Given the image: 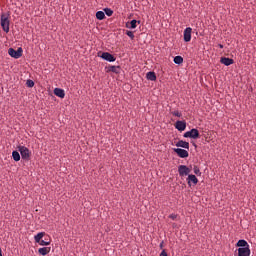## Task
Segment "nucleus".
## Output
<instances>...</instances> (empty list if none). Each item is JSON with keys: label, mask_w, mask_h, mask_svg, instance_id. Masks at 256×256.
<instances>
[{"label": "nucleus", "mask_w": 256, "mask_h": 256, "mask_svg": "<svg viewBox=\"0 0 256 256\" xmlns=\"http://www.w3.org/2000/svg\"><path fill=\"white\" fill-rule=\"evenodd\" d=\"M0 24L4 32L9 33V26L11 22L9 21V14H2L0 18Z\"/></svg>", "instance_id": "nucleus-1"}, {"label": "nucleus", "mask_w": 256, "mask_h": 256, "mask_svg": "<svg viewBox=\"0 0 256 256\" xmlns=\"http://www.w3.org/2000/svg\"><path fill=\"white\" fill-rule=\"evenodd\" d=\"M18 151L20 152V155L23 160L29 161V159L31 158V152L27 147L19 146Z\"/></svg>", "instance_id": "nucleus-2"}, {"label": "nucleus", "mask_w": 256, "mask_h": 256, "mask_svg": "<svg viewBox=\"0 0 256 256\" xmlns=\"http://www.w3.org/2000/svg\"><path fill=\"white\" fill-rule=\"evenodd\" d=\"M8 54L14 58V59H19L21 58V56H23V49L22 48H18V50H15L13 48H10L8 50Z\"/></svg>", "instance_id": "nucleus-3"}, {"label": "nucleus", "mask_w": 256, "mask_h": 256, "mask_svg": "<svg viewBox=\"0 0 256 256\" xmlns=\"http://www.w3.org/2000/svg\"><path fill=\"white\" fill-rule=\"evenodd\" d=\"M183 137H185V138H192V139H198L200 137V134H199V131L194 128V129L184 133Z\"/></svg>", "instance_id": "nucleus-4"}, {"label": "nucleus", "mask_w": 256, "mask_h": 256, "mask_svg": "<svg viewBox=\"0 0 256 256\" xmlns=\"http://www.w3.org/2000/svg\"><path fill=\"white\" fill-rule=\"evenodd\" d=\"M178 172H179L180 177L189 176L191 169L188 168L186 165H180L178 167Z\"/></svg>", "instance_id": "nucleus-5"}, {"label": "nucleus", "mask_w": 256, "mask_h": 256, "mask_svg": "<svg viewBox=\"0 0 256 256\" xmlns=\"http://www.w3.org/2000/svg\"><path fill=\"white\" fill-rule=\"evenodd\" d=\"M251 250L250 247H240L238 249L239 256H250Z\"/></svg>", "instance_id": "nucleus-6"}, {"label": "nucleus", "mask_w": 256, "mask_h": 256, "mask_svg": "<svg viewBox=\"0 0 256 256\" xmlns=\"http://www.w3.org/2000/svg\"><path fill=\"white\" fill-rule=\"evenodd\" d=\"M173 150H174V152H176L178 154V156L180 158H187L189 156L188 151H186L184 149L174 148Z\"/></svg>", "instance_id": "nucleus-7"}, {"label": "nucleus", "mask_w": 256, "mask_h": 256, "mask_svg": "<svg viewBox=\"0 0 256 256\" xmlns=\"http://www.w3.org/2000/svg\"><path fill=\"white\" fill-rule=\"evenodd\" d=\"M187 182L190 187L195 186L198 183V179L195 175L189 174L187 178Z\"/></svg>", "instance_id": "nucleus-8"}, {"label": "nucleus", "mask_w": 256, "mask_h": 256, "mask_svg": "<svg viewBox=\"0 0 256 256\" xmlns=\"http://www.w3.org/2000/svg\"><path fill=\"white\" fill-rule=\"evenodd\" d=\"M101 58L105 61H108V62H114L116 60V58L111 55L110 53L108 52H104L102 55H101Z\"/></svg>", "instance_id": "nucleus-9"}, {"label": "nucleus", "mask_w": 256, "mask_h": 256, "mask_svg": "<svg viewBox=\"0 0 256 256\" xmlns=\"http://www.w3.org/2000/svg\"><path fill=\"white\" fill-rule=\"evenodd\" d=\"M175 127L178 131L182 132L186 129L187 124L185 121H177Z\"/></svg>", "instance_id": "nucleus-10"}, {"label": "nucleus", "mask_w": 256, "mask_h": 256, "mask_svg": "<svg viewBox=\"0 0 256 256\" xmlns=\"http://www.w3.org/2000/svg\"><path fill=\"white\" fill-rule=\"evenodd\" d=\"M191 34H192V29L190 27L186 28L184 31V41L185 42L191 41Z\"/></svg>", "instance_id": "nucleus-11"}, {"label": "nucleus", "mask_w": 256, "mask_h": 256, "mask_svg": "<svg viewBox=\"0 0 256 256\" xmlns=\"http://www.w3.org/2000/svg\"><path fill=\"white\" fill-rule=\"evenodd\" d=\"M220 62L222 64H224L225 66H230V65L234 64V60L233 59L226 58V57H222Z\"/></svg>", "instance_id": "nucleus-12"}, {"label": "nucleus", "mask_w": 256, "mask_h": 256, "mask_svg": "<svg viewBox=\"0 0 256 256\" xmlns=\"http://www.w3.org/2000/svg\"><path fill=\"white\" fill-rule=\"evenodd\" d=\"M54 94H55L57 97L61 98V99H63V98L65 97V92H64V90H62V89H60V88H55V89H54Z\"/></svg>", "instance_id": "nucleus-13"}, {"label": "nucleus", "mask_w": 256, "mask_h": 256, "mask_svg": "<svg viewBox=\"0 0 256 256\" xmlns=\"http://www.w3.org/2000/svg\"><path fill=\"white\" fill-rule=\"evenodd\" d=\"M176 146L177 147H182V148H185V149H189L190 145L188 142L186 141H183V140H180L176 143Z\"/></svg>", "instance_id": "nucleus-14"}, {"label": "nucleus", "mask_w": 256, "mask_h": 256, "mask_svg": "<svg viewBox=\"0 0 256 256\" xmlns=\"http://www.w3.org/2000/svg\"><path fill=\"white\" fill-rule=\"evenodd\" d=\"M137 23L140 24V21L132 20L130 23L126 24L128 29H135L137 27Z\"/></svg>", "instance_id": "nucleus-15"}, {"label": "nucleus", "mask_w": 256, "mask_h": 256, "mask_svg": "<svg viewBox=\"0 0 256 256\" xmlns=\"http://www.w3.org/2000/svg\"><path fill=\"white\" fill-rule=\"evenodd\" d=\"M12 158L15 162H19V160H21V154H19L17 151H13Z\"/></svg>", "instance_id": "nucleus-16"}, {"label": "nucleus", "mask_w": 256, "mask_h": 256, "mask_svg": "<svg viewBox=\"0 0 256 256\" xmlns=\"http://www.w3.org/2000/svg\"><path fill=\"white\" fill-rule=\"evenodd\" d=\"M109 72H113L115 74H119L120 73V67L119 66H110L108 68Z\"/></svg>", "instance_id": "nucleus-17"}, {"label": "nucleus", "mask_w": 256, "mask_h": 256, "mask_svg": "<svg viewBox=\"0 0 256 256\" xmlns=\"http://www.w3.org/2000/svg\"><path fill=\"white\" fill-rule=\"evenodd\" d=\"M237 246L241 248H245V247H249V244L246 240L242 239L237 242Z\"/></svg>", "instance_id": "nucleus-18"}, {"label": "nucleus", "mask_w": 256, "mask_h": 256, "mask_svg": "<svg viewBox=\"0 0 256 256\" xmlns=\"http://www.w3.org/2000/svg\"><path fill=\"white\" fill-rule=\"evenodd\" d=\"M146 78L150 81H155L157 79L156 75L154 72H148L146 74Z\"/></svg>", "instance_id": "nucleus-19"}, {"label": "nucleus", "mask_w": 256, "mask_h": 256, "mask_svg": "<svg viewBox=\"0 0 256 256\" xmlns=\"http://www.w3.org/2000/svg\"><path fill=\"white\" fill-rule=\"evenodd\" d=\"M44 232H39L37 235L34 236V240L36 243L41 242V239L44 237Z\"/></svg>", "instance_id": "nucleus-20"}, {"label": "nucleus", "mask_w": 256, "mask_h": 256, "mask_svg": "<svg viewBox=\"0 0 256 256\" xmlns=\"http://www.w3.org/2000/svg\"><path fill=\"white\" fill-rule=\"evenodd\" d=\"M49 251H50V248H48V247H43V248L38 249L39 254H41L43 256L47 255L49 253Z\"/></svg>", "instance_id": "nucleus-21"}, {"label": "nucleus", "mask_w": 256, "mask_h": 256, "mask_svg": "<svg viewBox=\"0 0 256 256\" xmlns=\"http://www.w3.org/2000/svg\"><path fill=\"white\" fill-rule=\"evenodd\" d=\"M96 18L98 19V20H103L104 18H105V14H104V12H102V11H99V12H97L96 13Z\"/></svg>", "instance_id": "nucleus-22"}, {"label": "nucleus", "mask_w": 256, "mask_h": 256, "mask_svg": "<svg viewBox=\"0 0 256 256\" xmlns=\"http://www.w3.org/2000/svg\"><path fill=\"white\" fill-rule=\"evenodd\" d=\"M174 63L177 64V65H180L183 63V58L181 56H176L174 58Z\"/></svg>", "instance_id": "nucleus-23"}, {"label": "nucleus", "mask_w": 256, "mask_h": 256, "mask_svg": "<svg viewBox=\"0 0 256 256\" xmlns=\"http://www.w3.org/2000/svg\"><path fill=\"white\" fill-rule=\"evenodd\" d=\"M104 12L108 17H111L113 15V11L111 8H104Z\"/></svg>", "instance_id": "nucleus-24"}, {"label": "nucleus", "mask_w": 256, "mask_h": 256, "mask_svg": "<svg viewBox=\"0 0 256 256\" xmlns=\"http://www.w3.org/2000/svg\"><path fill=\"white\" fill-rule=\"evenodd\" d=\"M26 85L29 88H33V86H35V82H33V80H27Z\"/></svg>", "instance_id": "nucleus-25"}, {"label": "nucleus", "mask_w": 256, "mask_h": 256, "mask_svg": "<svg viewBox=\"0 0 256 256\" xmlns=\"http://www.w3.org/2000/svg\"><path fill=\"white\" fill-rule=\"evenodd\" d=\"M193 171H194V173L197 175V176H201V172H200V169L197 167V166H195L194 168H193Z\"/></svg>", "instance_id": "nucleus-26"}, {"label": "nucleus", "mask_w": 256, "mask_h": 256, "mask_svg": "<svg viewBox=\"0 0 256 256\" xmlns=\"http://www.w3.org/2000/svg\"><path fill=\"white\" fill-rule=\"evenodd\" d=\"M39 245L41 246H47L50 244V241H44V240H40V242H37Z\"/></svg>", "instance_id": "nucleus-27"}, {"label": "nucleus", "mask_w": 256, "mask_h": 256, "mask_svg": "<svg viewBox=\"0 0 256 256\" xmlns=\"http://www.w3.org/2000/svg\"><path fill=\"white\" fill-rule=\"evenodd\" d=\"M126 35H127L128 37H130L131 39H134V34H133V32L127 31V32H126Z\"/></svg>", "instance_id": "nucleus-28"}, {"label": "nucleus", "mask_w": 256, "mask_h": 256, "mask_svg": "<svg viewBox=\"0 0 256 256\" xmlns=\"http://www.w3.org/2000/svg\"><path fill=\"white\" fill-rule=\"evenodd\" d=\"M173 115L176 116V117H179V118L182 116V114L178 111L173 112Z\"/></svg>", "instance_id": "nucleus-29"}, {"label": "nucleus", "mask_w": 256, "mask_h": 256, "mask_svg": "<svg viewBox=\"0 0 256 256\" xmlns=\"http://www.w3.org/2000/svg\"><path fill=\"white\" fill-rule=\"evenodd\" d=\"M169 218H171L172 220H175L177 218V215L176 214H171V215H169Z\"/></svg>", "instance_id": "nucleus-30"}, {"label": "nucleus", "mask_w": 256, "mask_h": 256, "mask_svg": "<svg viewBox=\"0 0 256 256\" xmlns=\"http://www.w3.org/2000/svg\"><path fill=\"white\" fill-rule=\"evenodd\" d=\"M160 256H168L167 252L165 251V249L162 250Z\"/></svg>", "instance_id": "nucleus-31"}, {"label": "nucleus", "mask_w": 256, "mask_h": 256, "mask_svg": "<svg viewBox=\"0 0 256 256\" xmlns=\"http://www.w3.org/2000/svg\"><path fill=\"white\" fill-rule=\"evenodd\" d=\"M164 242L162 241L161 243H160V248L162 249L163 247H164Z\"/></svg>", "instance_id": "nucleus-32"}, {"label": "nucleus", "mask_w": 256, "mask_h": 256, "mask_svg": "<svg viewBox=\"0 0 256 256\" xmlns=\"http://www.w3.org/2000/svg\"><path fill=\"white\" fill-rule=\"evenodd\" d=\"M0 256H3V252L1 251V248H0Z\"/></svg>", "instance_id": "nucleus-33"}, {"label": "nucleus", "mask_w": 256, "mask_h": 256, "mask_svg": "<svg viewBox=\"0 0 256 256\" xmlns=\"http://www.w3.org/2000/svg\"><path fill=\"white\" fill-rule=\"evenodd\" d=\"M219 47H220L221 49H223V45H219Z\"/></svg>", "instance_id": "nucleus-34"}]
</instances>
